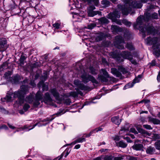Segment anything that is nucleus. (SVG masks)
Returning a JSON list of instances; mask_svg holds the SVG:
<instances>
[{
  "label": "nucleus",
  "instance_id": "nucleus-1",
  "mask_svg": "<svg viewBox=\"0 0 160 160\" xmlns=\"http://www.w3.org/2000/svg\"><path fill=\"white\" fill-rule=\"evenodd\" d=\"M28 88L27 86L22 85L21 87L20 90L15 92L13 93V97L14 98H18V103L20 104H23L25 101L26 102L29 103L33 102L34 107L38 106L40 103L39 101H43L45 103L51 104L52 102V99L50 97L49 93L47 92L45 94V96L43 99L42 94L40 91H38L36 94L35 99L33 101L34 95L30 94L26 97L25 100L24 99L25 94L28 92Z\"/></svg>",
  "mask_w": 160,
  "mask_h": 160
},
{
  "label": "nucleus",
  "instance_id": "nucleus-2",
  "mask_svg": "<svg viewBox=\"0 0 160 160\" xmlns=\"http://www.w3.org/2000/svg\"><path fill=\"white\" fill-rule=\"evenodd\" d=\"M124 3L125 5L122 6L118 5V9L115 10L112 13L108 15V18L112 20L113 22L117 24L121 25V22L120 20L117 19L119 18L120 16V12L121 11L123 15H127L130 12L132 8H140L142 5L140 2H136V0H122Z\"/></svg>",
  "mask_w": 160,
  "mask_h": 160
},
{
  "label": "nucleus",
  "instance_id": "nucleus-3",
  "mask_svg": "<svg viewBox=\"0 0 160 160\" xmlns=\"http://www.w3.org/2000/svg\"><path fill=\"white\" fill-rule=\"evenodd\" d=\"M158 18L157 13H145L144 16H140L137 19V23L133 25L134 28H139L140 31L143 33V36L145 37L144 33L147 32L148 34H150L154 32V29L152 26H149L147 28H143L141 26L144 22L147 21L150 19H157Z\"/></svg>",
  "mask_w": 160,
  "mask_h": 160
},
{
  "label": "nucleus",
  "instance_id": "nucleus-4",
  "mask_svg": "<svg viewBox=\"0 0 160 160\" xmlns=\"http://www.w3.org/2000/svg\"><path fill=\"white\" fill-rule=\"evenodd\" d=\"M83 7L81 0H69V8L70 10L74 9L77 11L75 12H71L73 18L77 19L76 21H80L84 16V12L78 10L76 8L80 9H82Z\"/></svg>",
  "mask_w": 160,
  "mask_h": 160
},
{
  "label": "nucleus",
  "instance_id": "nucleus-5",
  "mask_svg": "<svg viewBox=\"0 0 160 160\" xmlns=\"http://www.w3.org/2000/svg\"><path fill=\"white\" fill-rule=\"evenodd\" d=\"M146 40L148 44L153 45L154 54L157 57L160 56V45L158 43L160 40L156 37L148 38Z\"/></svg>",
  "mask_w": 160,
  "mask_h": 160
},
{
  "label": "nucleus",
  "instance_id": "nucleus-6",
  "mask_svg": "<svg viewBox=\"0 0 160 160\" xmlns=\"http://www.w3.org/2000/svg\"><path fill=\"white\" fill-rule=\"evenodd\" d=\"M82 4V2H87L90 5L88 8V13L90 17H93L98 13V12L93 11L95 9L94 5L97 6L99 3V0H81Z\"/></svg>",
  "mask_w": 160,
  "mask_h": 160
},
{
  "label": "nucleus",
  "instance_id": "nucleus-7",
  "mask_svg": "<svg viewBox=\"0 0 160 160\" xmlns=\"http://www.w3.org/2000/svg\"><path fill=\"white\" fill-rule=\"evenodd\" d=\"M82 81L85 83H87L89 81H91L93 83L97 84L98 82L91 75L88 73L85 70L81 76Z\"/></svg>",
  "mask_w": 160,
  "mask_h": 160
},
{
  "label": "nucleus",
  "instance_id": "nucleus-8",
  "mask_svg": "<svg viewBox=\"0 0 160 160\" xmlns=\"http://www.w3.org/2000/svg\"><path fill=\"white\" fill-rule=\"evenodd\" d=\"M112 73L117 77H120L122 76L121 72L123 74H125L128 72L127 70L122 67H119L117 70L115 68L111 69Z\"/></svg>",
  "mask_w": 160,
  "mask_h": 160
},
{
  "label": "nucleus",
  "instance_id": "nucleus-9",
  "mask_svg": "<svg viewBox=\"0 0 160 160\" xmlns=\"http://www.w3.org/2000/svg\"><path fill=\"white\" fill-rule=\"evenodd\" d=\"M125 44L122 38L120 36H117L115 37V41L114 42L115 46L119 49L124 48V45Z\"/></svg>",
  "mask_w": 160,
  "mask_h": 160
},
{
  "label": "nucleus",
  "instance_id": "nucleus-10",
  "mask_svg": "<svg viewBox=\"0 0 160 160\" xmlns=\"http://www.w3.org/2000/svg\"><path fill=\"white\" fill-rule=\"evenodd\" d=\"M103 75L104 76L100 75L98 76V78L101 81L103 82H107L109 78L110 80L113 79L114 78L112 77H110L107 72L103 69L101 70Z\"/></svg>",
  "mask_w": 160,
  "mask_h": 160
},
{
  "label": "nucleus",
  "instance_id": "nucleus-11",
  "mask_svg": "<svg viewBox=\"0 0 160 160\" xmlns=\"http://www.w3.org/2000/svg\"><path fill=\"white\" fill-rule=\"evenodd\" d=\"M142 76L141 75H138L137 77H136L133 80V82L131 83H129L128 84H126L124 87V89H127L132 87L134 84L138 82L141 78Z\"/></svg>",
  "mask_w": 160,
  "mask_h": 160
},
{
  "label": "nucleus",
  "instance_id": "nucleus-12",
  "mask_svg": "<svg viewBox=\"0 0 160 160\" xmlns=\"http://www.w3.org/2000/svg\"><path fill=\"white\" fill-rule=\"evenodd\" d=\"M37 124H34L32 127L31 128V126H28L27 125L24 126L23 127H21L20 128H17V130L14 132V133H16V132H19L21 130H26V131H28L31 129H33L37 125Z\"/></svg>",
  "mask_w": 160,
  "mask_h": 160
},
{
  "label": "nucleus",
  "instance_id": "nucleus-13",
  "mask_svg": "<svg viewBox=\"0 0 160 160\" xmlns=\"http://www.w3.org/2000/svg\"><path fill=\"white\" fill-rule=\"evenodd\" d=\"M74 84L76 85L78 88L80 90H85L87 89V87L77 80H75L74 81Z\"/></svg>",
  "mask_w": 160,
  "mask_h": 160
},
{
  "label": "nucleus",
  "instance_id": "nucleus-14",
  "mask_svg": "<svg viewBox=\"0 0 160 160\" xmlns=\"http://www.w3.org/2000/svg\"><path fill=\"white\" fill-rule=\"evenodd\" d=\"M121 55L123 58L128 60L130 59V58L132 56L130 52L126 51L122 52Z\"/></svg>",
  "mask_w": 160,
  "mask_h": 160
},
{
  "label": "nucleus",
  "instance_id": "nucleus-15",
  "mask_svg": "<svg viewBox=\"0 0 160 160\" xmlns=\"http://www.w3.org/2000/svg\"><path fill=\"white\" fill-rule=\"evenodd\" d=\"M111 30L113 33L116 34L118 32L122 31V29L119 28L117 26L112 25L111 26Z\"/></svg>",
  "mask_w": 160,
  "mask_h": 160
},
{
  "label": "nucleus",
  "instance_id": "nucleus-16",
  "mask_svg": "<svg viewBox=\"0 0 160 160\" xmlns=\"http://www.w3.org/2000/svg\"><path fill=\"white\" fill-rule=\"evenodd\" d=\"M51 94L57 100H59V95L57 90L55 88L51 89L50 91Z\"/></svg>",
  "mask_w": 160,
  "mask_h": 160
},
{
  "label": "nucleus",
  "instance_id": "nucleus-17",
  "mask_svg": "<svg viewBox=\"0 0 160 160\" xmlns=\"http://www.w3.org/2000/svg\"><path fill=\"white\" fill-rule=\"evenodd\" d=\"M110 55L113 58L116 59L119 62L123 61V60L122 59L121 60L120 55L116 53L115 52H111L110 53Z\"/></svg>",
  "mask_w": 160,
  "mask_h": 160
},
{
  "label": "nucleus",
  "instance_id": "nucleus-18",
  "mask_svg": "<svg viewBox=\"0 0 160 160\" xmlns=\"http://www.w3.org/2000/svg\"><path fill=\"white\" fill-rule=\"evenodd\" d=\"M38 86L39 88H42L43 91H47L48 89V86L47 84H45L42 81L40 82L38 84Z\"/></svg>",
  "mask_w": 160,
  "mask_h": 160
},
{
  "label": "nucleus",
  "instance_id": "nucleus-19",
  "mask_svg": "<svg viewBox=\"0 0 160 160\" xmlns=\"http://www.w3.org/2000/svg\"><path fill=\"white\" fill-rule=\"evenodd\" d=\"M111 121L113 123L118 125H119L121 122L120 120L119 119L118 116L113 117L111 118Z\"/></svg>",
  "mask_w": 160,
  "mask_h": 160
},
{
  "label": "nucleus",
  "instance_id": "nucleus-20",
  "mask_svg": "<svg viewBox=\"0 0 160 160\" xmlns=\"http://www.w3.org/2000/svg\"><path fill=\"white\" fill-rule=\"evenodd\" d=\"M132 148L133 149L137 151L141 150L142 149L143 146L140 144H134L132 147Z\"/></svg>",
  "mask_w": 160,
  "mask_h": 160
},
{
  "label": "nucleus",
  "instance_id": "nucleus-21",
  "mask_svg": "<svg viewBox=\"0 0 160 160\" xmlns=\"http://www.w3.org/2000/svg\"><path fill=\"white\" fill-rule=\"evenodd\" d=\"M12 73L11 71H8V72H6L4 74L3 78L8 81H12V80L10 76L11 75Z\"/></svg>",
  "mask_w": 160,
  "mask_h": 160
},
{
  "label": "nucleus",
  "instance_id": "nucleus-22",
  "mask_svg": "<svg viewBox=\"0 0 160 160\" xmlns=\"http://www.w3.org/2000/svg\"><path fill=\"white\" fill-rule=\"evenodd\" d=\"M1 100L2 102H5V101L7 102H11L13 100V99L12 97L11 94L7 95L6 97L4 98L1 99Z\"/></svg>",
  "mask_w": 160,
  "mask_h": 160
},
{
  "label": "nucleus",
  "instance_id": "nucleus-23",
  "mask_svg": "<svg viewBox=\"0 0 160 160\" xmlns=\"http://www.w3.org/2000/svg\"><path fill=\"white\" fill-rule=\"evenodd\" d=\"M63 111L62 109H60L57 113L52 116V118L50 119V121H52L55 118V117L54 116L55 115H56L57 116H58L64 113L65 112H63Z\"/></svg>",
  "mask_w": 160,
  "mask_h": 160
},
{
  "label": "nucleus",
  "instance_id": "nucleus-24",
  "mask_svg": "<svg viewBox=\"0 0 160 160\" xmlns=\"http://www.w3.org/2000/svg\"><path fill=\"white\" fill-rule=\"evenodd\" d=\"M7 44V41L4 38L0 39V47L3 48Z\"/></svg>",
  "mask_w": 160,
  "mask_h": 160
},
{
  "label": "nucleus",
  "instance_id": "nucleus-25",
  "mask_svg": "<svg viewBox=\"0 0 160 160\" xmlns=\"http://www.w3.org/2000/svg\"><path fill=\"white\" fill-rule=\"evenodd\" d=\"M85 139L84 138H78L76 141H75L72 142V143L68 144V145H74L77 142H83L85 141Z\"/></svg>",
  "mask_w": 160,
  "mask_h": 160
},
{
  "label": "nucleus",
  "instance_id": "nucleus-26",
  "mask_svg": "<svg viewBox=\"0 0 160 160\" xmlns=\"http://www.w3.org/2000/svg\"><path fill=\"white\" fill-rule=\"evenodd\" d=\"M100 98V97H96L94 98L92 100V101H87V102H86L84 103L83 104L82 107L81 108H82L85 105H90V104L92 103H96V102H94L93 101V100H94L95 99H99Z\"/></svg>",
  "mask_w": 160,
  "mask_h": 160
},
{
  "label": "nucleus",
  "instance_id": "nucleus-27",
  "mask_svg": "<svg viewBox=\"0 0 160 160\" xmlns=\"http://www.w3.org/2000/svg\"><path fill=\"white\" fill-rule=\"evenodd\" d=\"M154 152V148L150 147H148L146 150V152L148 154H153Z\"/></svg>",
  "mask_w": 160,
  "mask_h": 160
},
{
  "label": "nucleus",
  "instance_id": "nucleus-28",
  "mask_svg": "<svg viewBox=\"0 0 160 160\" xmlns=\"http://www.w3.org/2000/svg\"><path fill=\"white\" fill-rule=\"evenodd\" d=\"M101 3L103 7H108L110 5V2L107 0H103L102 2Z\"/></svg>",
  "mask_w": 160,
  "mask_h": 160
},
{
  "label": "nucleus",
  "instance_id": "nucleus-29",
  "mask_svg": "<svg viewBox=\"0 0 160 160\" xmlns=\"http://www.w3.org/2000/svg\"><path fill=\"white\" fill-rule=\"evenodd\" d=\"M117 146L122 148H126L127 146V144L123 141H121L117 143Z\"/></svg>",
  "mask_w": 160,
  "mask_h": 160
},
{
  "label": "nucleus",
  "instance_id": "nucleus-30",
  "mask_svg": "<svg viewBox=\"0 0 160 160\" xmlns=\"http://www.w3.org/2000/svg\"><path fill=\"white\" fill-rule=\"evenodd\" d=\"M149 120L150 121L152 122L154 124H158L160 123V121L157 119L150 118Z\"/></svg>",
  "mask_w": 160,
  "mask_h": 160
},
{
  "label": "nucleus",
  "instance_id": "nucleus-31",
  "mask_svg": "<svg viewBox=\"0 0 160 160\" xmlns=\"http://www.w3.org/2000/svg\"><path fill=\"white\" fill-rule=\"evenodd\" d=\"M26 58L25 56L23 55H21L20 58L19 60L20 65L22 66L23 65L24 60H25Z\"/></svg>",
  "mask_w": 160,
  "mask_h": 160
},
{
  "label": "nucleus",
  "instance_id": "nucleus-32",
  "mask_svg": "<svg viewBox=\"0 0 160 160\" xmlns=\"http://www.w3.org/2000/svg\"><path fill=\"white\" fill-rule=\"evenodd\" d=\"M102 130V128L101 127H99L97 128H96L94 130H93L89 134L87 135H86V137H88L90 136V135H91L92 134V133L93 132H94L95 131H96V132H98L99 131H101Z\"/></svg>",
  "mask_w": 160,
  "mask_h": 160
},
{
  "label": "nucleus",
  "instance_id": "nucleus-33",
  "mask_svg": "<svg viewBox=\"0 0 160 160\" xmlns=\"http://www.w3.org/2000/svg\"><path fill=\"white\" fill-rule=\"evenodd\" d=\"M100 21L102 23H108L109 22V21L107 19L103 17L100 19Z\"/></svg>",
  "mask_w": 160,
  "mask_h": 160
},
{
  "label": "nucleus",
  "instance_id": "nucleus-34",
  "mask_svg": "<svg viewBox=\"0 0 160 160\" xmlns=\"http://www.w3.org/2000/svg\"><path fill=\"white\" fill-rule=\"evenodd\" d=\"M89 69L91 73L92 74H94L97 73V71L93 68L92 67H90Z\"/></svg>",
  "mask_w": 160,
  "mask_h": 160
},
{
  "label": "nucleus",
  "instance_id": "nucleus-35",
  "mask_svg": "<svg viewBox=\"0 0 160 160\" xmlns=\"http://www.w3.org/2000/svg\"><path fill=\"white\" fill-rule=\"evenodd\" d=\"M11 79L12 80L11 81L12 82L15 83L18 81V76H15L11 78Z\"/></svg>",
  "mask_w": 160,
  "mask_h": 160
},
{
  "label": "nucleus",
  "instance_id": "nucleus-36",
  "mask_svg": "<svg viewBox=\"0 0 160 160\" xmlns=\"http://www.w3.org/2000/svg\"><path fill=\"white\" fill-rule=\"evenodd\" d=\"M122 23L128 27H130L131 25L130 22H128L126 20H124L122 21Z\"/></svg>",
  "mask_w": 160,
  "mask_h": 160
},
{
  "label": "nucleus",
  "instance_id": "nucleus-37",
  "mask_svg": "<svg viewBox=\"0 0 160 160\" xmlns=\"http://www.w3.org/2000/svg\"><path fill=\"white\" fill-rule=\"evenodd\" d=\"M126 48L130 50H132L134 49L132 43H128L127 44Z\"/></svg>",
  "mask_w": 160,
  "mask_h": 160
},
{
  "label": "nucleus",
  "instance_id": "nucleus-38",
  "mask_svg": "<svg viewBox=\"0 0 160 160\" xmlns=\"http://www.w3.org/2000/svg\"><path fill=\"white\" fill-rule=\"evenodd\" d=\"M55 29H58L60 27V24L58 22H56L52 25Z\"/></svg>",
  "mask_w": 160,
  "mask_h": 160
},
{
  "label": "nucleus",
  "instance_id": "nucleus-39",
  "mask_svg": "<svg viewBox=\"0 0 160 160\" xmlns=\"http://www.w3.org/2000/svg\"><path fill=\"white\" fill-rule=\"evenodd\" d=\"M96 26V24L94 23H92L88 26V28L90 29H93L94 27Z\"/></svg>",
  "mask_w": 160,
  "mask_h": 160
},
{
  "label": "nucleus",
  "instance_id": "nucleus-40",
  "mask_svg": "<svg viewBox=\"0 0 160 160\" xmlns=\"http://www.w3.org/2000/svg\"><path fill=\"white\" fill-rule=\"evenodd\" d=\"M155 146L157 149L160 150V141H158L155 142Z\"/></svg>",
  "mask_w": 160,
  "mask_h": 160
},
{
  "label": "nucleus",
  "instance_id": "nucleus-41",
  "mask_svg": "<svg viewBox=\"0 0 160 160\" xmlns=\"http://www.w3.org/2000/svg\"><path fill=\"white\" fill-rule=\"evenodd\" d=\"M128 60L133 64L136 65L137 63L136 60L133 59L132 56L130 58V59H128Z\"/></svg>",
  "mask_w": 160,
  "mask_h": 160
},
{
  "label": "nucleus",
  "instance_id": "nucleus-42",
  "mask_svg": "<svg viewBox=\"0 0 160 160\" xmlns=\"http://www.w3.org/2000/svg\"><path fill=\"white\" fill-rule=\"evenodd\" d=\"M30 106L28 104H25L23 107V109L26 112L30 108Z\"/></svg>",
  "mask_w": 160,
  "mask_h": 160
},
{
  "label": "nucleus",
  "instance_id": "nucleus-43",
  "mask_svg": "<svg viewBox=\"0 0 160 160\" xmlns=\"http://www.w3.org/2000/svg\"><path fill=\"white\" fill-rule=\"evenodd\" d=\"M129 128H126L125 127H122L121 128L120 133H122V131L126 132L129 131Z\"/></svg>",
  "mask_w": 160,
  "mask_h": 160
},
{
  "label": "nucleus",
  "instance_id": "nucleus-44",
  "mask_svg": "<svg viewBox=\"0 0 160 160\" xmlns=\"http://www.w3.org/2000/svg\"><path fill=\"white\" fill-rule=\"evenodd\" d=\"M130 132H132L135 134H137L138 133V132L135 130L134 128H131L130 129Z\"/></svg>",
  "mask_w": 160,
  "mask_h": 160
},
{
  "label": "nucleus",
  "instance_id": "nucleus-45",
  "mask_svg": "<svg viewBox=\"0 0 160 160\" xmlns=\"http://www.w3.org/2000/svg\"><path fill=\"white\" fill-rule=\"evenodd\" d=\"M143 127L144 128L148 129L150 130L152 129V128L149 125H143Z\"/></svg>",
  "mask_w": 160,
  "mask_h": 160
},
{
  "label": "nucleus",
  "instance_id": "nucleus-46",
  "mask_svg": "<svg viewBox=\"0 0 160 160\" xmlns=\"http://www.w3.org/2000/svg\"><path fill=\"white\" fill-rule=\"evenodd\" d=\"M7 65V63H3L1 66V67H0V71H2L4 69L6 68L5 67V66Z\"/></svg>",
  "mask_w": 160,
  "mask_h": 160
},
{
  "label": "nucleus",
  "instance_id": "nucleus-47",
  "mask_svg": "<svg viewBox=\"0 0 160 160\" xmlns=\"http://www.w3.org/2000/svg\"><path fill=\"white\" fill-rule=\"evenodd\" d=\"M108 151V149H107L102 148L100 150V151L101 153L104 152L106 153Z\"/></svg>",
  "mask_w": 160,
  "mask_h": 160
},
{
  "label": "nucleus",
  "instance_id": "nucleus-48",
  "mask_svg": "<svg viewBox=\"0 0 160 160\" xmlns=\"http://www.w3.org/2000/svg\"><path fill=\"white\" fill-rule=\"evenodd\" d=\"M2 129L7 130L8 129V128L6 125H4L0 127V129Z\"/></svg>",
  "mask_w": 160,
  "mask_h": 160
},
{
  "label": "nucleus",
  "instance_id": "nucleus-49",
  "mask_svg": "<svg viewBox=\"0 0 160 160\" xmlns=\"http://www.w3.org/2000/svg\"><path fill=\"white\" fill-rule=\"evenodd\" d=\"M103 160H112V158L111 156H106Z\"/></svg>",
  "mask_w": 160,
  "mask_h": 160
},
{
  "label": "nucleus",
  "instance_id": "nucleus-50",
  "mask_svg": "<svg viewBox=\"0 0 160 160\" xmlns=\"http://www.w3.org/2000/svg\"><path fill=\"white\" fill-rule=\"evenodd\" d=\"M123 159V157L122 156H119L118 157H116L115 158L114 160H121Z\"/></svg>",
  "mask_w": 160,
  "mask_h": 160
},
{
  "label": "nucleus",
  "instance_id": "nucleus-51",
  "mask_svg": "<svg viewBox=\"0 0 160 160\" xmlns=\"http://www.w3.org/2000/svg\"><path fill=\"white\" fill-rule=\"evenodd\" d=\"M150 102L149 100H143L140 102L139 103L144 102L145 103H147Z\"/></svg>",
  "mask_w": 160,
  "mask_h": 160
},
{
  "label": "nucleus",
  "instance_id": "nucleus-52",
  "mask_svg": "<svg viewBox=\"0 0 160 160\" xmlns=\"http://www.w3.org/2000/svg\"><path fill=\"white\" fill-rule=\"evenodd\" d=\"M8 125L9 128H10L11 129H16V128L14 126L12 125H11L9 123L8 124Z\"/></svg>",
  "mask_w": 160,
  "mask_h": 160
},
{
  "label": "nucleus",
  "instance_id": "nucleus-53",
  "mask_svg": "<svg viewBox=\"0 0 160 160\" xmlns=\"http://www.w3.org/2000/svg\"><path fill=\"white\" fill-rule=\"evenodd\" d=\"M123 138L126 139L128 142H132L131 140H130V138L128 137H124Z\"/></svg>",
  "mask_w": 160,
  "mask_h": 160
},
{
  "label": "nucleus",
  "instance_id": "nucleus-54",
  "mask_svg": "<svg viewBox=\"0 0 160 160\" xmlns=\"http://www.w3.org/2000/svg\"><path fill=\"white\" fill-rule=\"evenodd\" d=\"M119 137L118 136H116L114 138V140L116 141H118L119 140Z\"/></svg>",
  "mask_w": 160,
  "mask_h": 160
},
{
  "label": "nucleus",
  "instance_id": "nucleus-55",
  "mask_svg": "<svg viewBox=\"0 0 160 160\" xmlns=\"http://www.w3.org/2000/svg\"><path fill=\"white\" fill-rule=\"evenodd\" d=\"M151 65L152 66H153L155 65V60H153L152 61L151 63Z\"/></svg>",
  "mask_w": 160,
  "mask_h": 160
},
{
  "label": "nucleus",
  "instance_id": "nucleus-56",
  "mask_svg": "<svg viewBox=\"0 0 160 160\" xmlns=\"http://www.w3.org/2000/svg\"><path fill=\"white\" fill-rule=\"evenodd\" d=\"M153 136L154 137V139H156L158 138H159V136L158 135L156 134H154L153 135Z\"/></svg>",
  "mask_w": 160,
  "mask_h": 160
},
{
  "label": "nucleus",
  "instance_id": "nucleus-57",
  "mask_svg": "<svg viewBox=\"0 0 160 160\" xmlns=\"http://www.w3.org/2000/svg\"><path fill=\"white\" fill-rule=\"evenodd\" d=\"M80 147V144H77L75 146L74 148L78 149Z\"/></svg>",
  "mask_w": 160,
  "mask_h": 160
},
{
  "label": "nucleus",
  "instance_id": "nucleus-58",
  "mask_svg": "<svg viewBox=\"0 0 160 160\" xmlns=\"http://www.w3.org/2000/svg\"><path fill=\"white\" fill-rule=\"evenodd\" d=\"M70 95L73 96V97H75L76 95V92H70Z\"/></svg>",
  "mask_w": 160,
  "mask_h": 160
},
{
  "label": "nucleus",
  "instance_id": "nucleus-59",
  "mask_svg": "<svg viewBox=\"0 0 160 160\" xmlns=\"http://www.w3.org/2000/svg\"><path fill=\"white\" fill-rule=\"evenodd\" d=\"M128 135H129L132 138H135V137L134 135L132 134H128Z\"/></svg>",
  "mask_w": 160,
  "mask_h": 160
},
{
  "label": "nucleus",
  "instance_id": "nucleus-60",
  "mask_svg": "<svg viewBox=\"0 0 160 160\" xmlns=\"http://www.w3.org/2000/svg\"><path fill=\"white\" fill-rule=\"evenodd\" d=\"M111 1L114 3H117V0H111Z\"/></svg>",
  "mask_w": 160,
  "mask_h": 160
},
{
  "label": "nucleus",
  "instance_id": "nucleus-61",
  "mask_svg": "<svg viewBox=\"0 0 160 160\" xmlns=\"http://www.w3.org/2000/svg\"><path fill=\"white\" fill-rule=\"evenodd\" d=\"M95 160H103V159L99 158H96Z\"/></svg>",
  "mask_w": 160,
  "mask_h": 160
},
{
  "label": "nucleus",
  "instance_id": "nucleus-62",
  "mask_svg": "<svg viewBox=\"0 0 160 160\" xmlns=\"http://www.w3.org/2000/svg\"><path fill=\"white\" fill-rule=\"evenodd\" d=\"M30 84L32 86H33V87H34V86H35L36 85V84L34 83V82H31L30 83Z\"/></svg>",
  "mask_w": 160,
  "mask_h": 160
},
{
  "label": "nucleus",
  "instance_id": "nucleus-63",
  "mask_svg": "<svg viewBox=\"0 0 160 160\" xmlns=\"http://www.w3.org/2000/svg\"><path fill=\"white\" fill-rule=\"evenodd\" d=\"M19 112L21 114H23L24 113V112H23V110H20L19 111Z\"/></svg>",
  "mask_w": 160,
  "mask_h": 160
},
{
  "label": "nucleus",
  "instance_id": "nucleus-64",
  "mask_svg": "<svg viewBox=\"0 0 160 160\" xmlns=\"http://www.w3.org/2000/svg\"><path fill=\"white\" fill-rule=\"evenodd\" d=\"M130 160H136V159L134 158H131L130 159Z\"/></svg>",
  "mask_w": 160,
  "mask_h": 160
}]
</instances>
